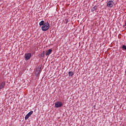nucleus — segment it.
I'll use <instances>...</instances> for the list:
<instances>
[{
    "label": "nucleus",
    "instance_id": "nucleus-1",
    "mask_svg": "<svg viewBox=\"0 0 126 126\" xmlns=\"http://www.w3.org/2000/svg\"><path fill=\"white\" fill-rule=\"evenodd\" d=\"M39 26H42L41 27V30L42 31H47L50 29V24L48 22L45 23V21H41L39 23Z\"/></svg>",
    "mask_w": 126,
    "mask_h": 126
},
{
    "label": "nucleus",
    "instance_id": "nucleus-2",
    "mask_svg": "<svg viewBox=\"0 0 126 126\" xmlns=\"http://www.w3.org/2000/svg\"><path fill=\"white\" fill-rule=\"evenodd\" d=\"M114 1H113V0H110L108 2H107L106 6H107V7H109V8H112V7L114 6Z\"/></svg>",
    "mask_w": 126,
    "mask_h": 126
},
{
    "label": "nucleus",
    "instance_id": "nucleus-3",
    "mask_svg": "<svg viewBox=\"0 0 126 126\" xmlns=\"http://www.w3.org/2000/svg\"><path fill=\"white\" fill-rule=\"evenodd\" d=\"M32 56V54L31 53H28L25 55V58L26 61H28V60H30L31 57Z\"/></svg>",
    "mask_w": 126,
    "mask_h": 126
},
{
    "label": "nucleus",
    "instance_id": "nucleus-4",
    "mask_svg": "<svg viewBox=\"0 0 126 126\" xmlns=\"http://www.w3.org/2000/svg\"><path fill=\"white\" fill-rule=\"evenodd\" d=\"M55 104V107L56 108H61V107L63 106V102L61 101H58L56 102Z\"/></svg>",
    "mask_w": 126,
    "mask_h": 126
},
{
    "label": "nucleus",
    "instance_id": "nucleus-5",
    "mask_svg": "<svg viewBox=\"0 0 126 126\" xmlns=\"http://www.w3.org/2000/svg\"><path fill=\"white\" fill-rule=\"evenodd\" d=\"M40 71H41V67L40 66H38L36 69V71H35V75L37 76L38 75H39V74H40Z\"/></svg>",
    "mask_w": 126,
    "mask_h": 126
},
{
    "label": "nucleus",
    "instance_id": "nucleus-6",
    "mask_svg": "<svg viewBox=\"0 0 126 126\" xmlns=\"http://www.w3.org/2000/svg\"><path fill=\"white\" fill-rule=\"evenodd\" d=\"M4 86H5V81H3L0 83V90L4 88Z\"/></svg>",
    "mask_w": 126,
    "mask_h": 126
},
{
    "label": "nucleus",
    "instance_id": "nucleus-7",
    "mask_svg": "<svg viewBox=\"0 0 126 126\" xmlns=\"http://www.w3.org/2000/svg\"><path fill=\"white\" fill-rule=\"evenodd\" d=\"M96 10H97V6L95 5L91 8V11L92 12H94V11H96Z\"/></svg>",
    "mask_w": 126,
    "mask_h": 126
},
{
    "label": "nucleus",
    "instance_id": "nucleus-8",
    "mask_svg": "<svg viewBox=\"0 0 126 126\" xmlns=\"http://www.w3.org/2000/svg\"><path fill=\"white\" fill-rule=\"evenodd\" d=\"M52 52V49H49L48 51H46V56H50Z\"/></svg>",
    "mask_w": 126,
    "mask_h": 126
},
{
    "label": "nucleus",
    "instance_id": "nucleus-9",
    "mask_svg": "<svg viewBox=\"0 0 126 126\" xmlns=\"http://www.w3.org/2000/svg\"><path fill=\"white\" fill-rule=\"evenodd\" d=\"M45 54H46V52L45 51H43V52L40 55V56L42 58H44Z\"/></svg>",
    "mask_w": 126,
    "mask_h": 126
},
{
    "label": "nucleus",
    "instance_id": "nucleus-10",
    "mask_svg": "<svg viewBox=\"0 0 126 126\" xmlns=\"http://www.w3.org/2000/svg\"><path fill=\"white\" fill-rule=\"evenodd\" d=\"M74 73H73V72L72 71H69L68 72V75L69 76H73Z\"/></svg>",
    "mask_w": 126,
    "mask_h": 126
},
{
    "label": "nucleus",
    "instance_id": "nucleus-11",
    "mask_svg": "<svg viewBox=\"0 0 126 126\" xmlns=\"http://www.w3.org/2000/svg\"><path fill=\"white\" fill-rule=\"evenodd\" d=\"M31 115H30L28 113L27 114V115L25 116V120H28V119H29V118H30V116Z\"/></svg>",
    "mask_w": 126,
    "mask_h": 126
},
{
    "label": "nucleus",
    "instance_id": "nucleus-12",
    "mask_svg": "<svg viewBox=\"0 0 126 126\" xmlns=\"http://www.w3.org/2000/svg\"><path fill=\"white\" fill-rule=\"evenodd\" d=\"M122 49L123 50H124V51H125V50H126V45H123L122 46Z\"/></svg>",
    "mask_w": 126,
    "mask_h": 126
},
{
    "label": "nucleus",
    "instance_id": "nucleus-13",
    "mask_svg": "<svg viewBox=\"0 0 126 126\" xmlns=\"http://www.w3.org/2000/svg\"><path fill=\"white\" fill-rule=\"evenodd\" d=\"M28 114L31 116L33 114V111H30Z\"/></svg>",
    "mask_w": 126,
    "mask_h": 126
}]
</instances>
